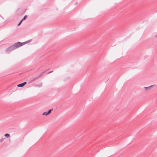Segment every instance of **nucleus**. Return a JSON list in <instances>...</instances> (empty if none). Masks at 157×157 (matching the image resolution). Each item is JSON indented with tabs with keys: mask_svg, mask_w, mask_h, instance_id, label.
Returning <instances> with one entry per match:
<instances>
[{
	"mask_svg": "<svg viewBox=\"0 0 157 157\" xmlns=\"http://www.w3.org/2000/svg\"><path fill=\"white\" fill-rule=\"evenodd\" d=\"M26 84V82H25L23 83H21V84H19L17 85V86L18 87H22L25 85Z\"/></svg>",
	"mask_w": 157,
	"mask_h": 157,
	"instance_id": "nucleus-4",
	"label": "nucleus"
},
{
	"mask_svg": "<svg viewBox=\"0 0 157 157\" xmlns=\"http://www.w3.org/2000/svg\"><path fill=\"white\" fill-rule=\"evenodd\" d=\"M154 85H152V86H149V87H144V88L146 89V90H147L149 88H150L151 87V86H153Z\"/></svg>",
	"mask_w": 157,
	"mask_h": 157,
	"instance_id": "nucleus-7",
	"label": "nucleus"
},
{
	"mask_svg": "<svg viewBox=\"0 0 157 157\" xmlns=\"http://www.w3.org/2000/svg\"><path fill=\"white\" fill-rule=\"evenodd\" d=\"M23 20H21L19 22V24H18V25H20L21 23L22 22V21Z\"/></svg>",
	"mask_w": 157,
	"mask_h": 157,
	"instance_id": "nucleus-9",
	"label": "nucleus"
},
{
	"mask_svg": "<svg viewBox=\"0 0 157 157\" xmlns=\"http://www.w3.org/2000/svg\"><path fill=\"white\" fill-rule=\"evenodd\" d=\"M53 109H51L49 110L48 112H44L43 114V115H45L46 116H47L49 114H50L51 113V111Z\"/></svg>",
	"mask_w": 157,
	"mask_h": 157,
	"instance_id": "nucleus-3",
	"label": "nucleus"
},
{
	"mask_svg": "<svg viewBox=\"0 0 157 157\" xmlns=\"http://www.w3.org/2000/svg\"><path fill=\"white\" fill-rule=\"evenodd\" d=\"M31 40H29L26 41L25 42L23 43H21V44H22V45H23V44H25L28 43L29 42H30V41H31Z\"/></svg>",
	"mask_w": 157,
	"mask_h": 157,
	"instance_id": "nucleus-5",
	"label": "nucleus"
},
{
	"mask_svg": "<svg viewBox=\"0 0 157 157\" xmlns=\"http://www.w3.org/2000/svg\"><path fill=\"white\" fill-rule=\"evenodd\" d=\"M22 45V44H21V43L17 42L7 48L6 51L7 52L11 51Z\"/></svg>",
	"mask_w": 157,
	"mask_h": 157,
	"instance_id": "nucleus-1",
	"label": "nucleus"
},
{
	"mask_svg": "<svg viewBox=\"0 0 157 157\" xmlns=\"http://www.w3.org/2000/svg\"><path fill=\"white\" fill-rule=\"evenodd\" d=\"M53 72V71H50V72H48L47 74H49V73H51V72Z\"/></svg>",
	"mask_w": 157,
	"mask_h": 157,
	"instance_id": "nucleus-10",
	"label": "nucleus"
},
{
	"mask_svg": "<svg viewBox=\"0 0 157 157\" xmlns=\"http://www.w3.org/2000/svg\"><path fill=\"white\" fill-rule=\"evenodd\" d=\"M5 136L7 138H8L10 136V134H6L5 135Z\"/></svg>",
	"mask_w": 157,
	"mask_h": 157,
	"instance_id": "nucleus-6",
	"label": "nucleus"
},
{
	"mask_svg": "<svg viewBox=\"0 0 157 157\" xmlns=\"http://www.w3.org/2000/svg\"><path fill=\"white\" fill-rule=\"evenodd\" d=\"M27 17V15L25 16L22 19V20H25L26 18Z\"/></svg>",
	"mask_w": 157,
	"mask_h": 157,
	"instance_id": "nucleus-8",
	"label": "nucleus"
},
{
	"mask_svg": "<svg viewBox=\"0 0 157 157\" xmlns=\"http://www.w3.org/2000/svg\"><path fill=\"white\" fill-rule=\"evenodd\" d=\"M2 139L0 140V141L1 142H2Z\"/></svg>",
	"mask_w": 157,
	"mask_h": 157,
	"instance_id": "nucleus-11",
	"label": "nucleus"
},
{
	"mask_svg": "<svg viewBox=\"0 0 157 157\" xmlns=\"http://www.w3.org/2000/svg\"><path fill=\"white\" fill-rule=\"evenodd\" d=\"M44 73V72L42 73L38 76L32 77L29 80V82L31 83L34 81H35L36 80L37 78H38L39 77L41 76Z\"/></svg>",
	"mask_w": 157,
	"mask_h": 157,
	"instance_id": "nucleus-2",
	"label": "nucleus"
}]
</instances>
